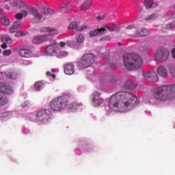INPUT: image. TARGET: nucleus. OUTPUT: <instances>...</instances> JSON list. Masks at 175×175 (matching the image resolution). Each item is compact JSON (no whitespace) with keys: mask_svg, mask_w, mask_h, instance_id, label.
<instances>
[{"mask_svg":"<svg viewBox=\"0 0 175 175\" xmlns=\"http://www.w3.org/2000/svg\"><path fill=\"white\" fill-rule=\"evenodd\" d=\"M96 18L98 21H102V20H105V15L98 16Z\"/></svg>","mask_w":175,"mask_h":175,"instance_id":"obj_47","label":"nucleus"},{"mask_svg":"<svg viewBox=\"0 0 175 175\" xmlns=\"http://www.w3.org/2000/svg\"><path fill=\"white\" fill-rule=\"evenodd\" d=\"M1 42L7 44H12L13 43V39L8 35L4 34L1 36Z\"/></svg>","mask_w":175,"mask_h":175,"instance_id":"obj_27","label":"nucleus"},{"mask_svg":"<svg viewBox=\"0 0 175 175\" xmlns=\"http://www.w3.org/2000/svg\"><path fill=\"white\" fill-rule=\"evenodd\" d=\"M61 12H68V7L66 6H61Z\"/></svg>","mask_w":175,"mask_h":175,"instance_id":"obj_45","label":"nucleus"},{"mask_svg":"<svg viewBox=\"0 0 175 175\" xmlns=\"http://www.w3.org/2000/svg\"><path fill=\"white\" fill-rule=\"evenodd\" d=\"M59 46H60V47H65V46H66V44L65 42H61L59 43Z\"/></svg>","mask_w":175,"mask_h":175,"instance_id":"obj_50","label":"nucleus"},{"mask_svg":"<svg viewBox=\"0 0 175 175\" xmlns=\"http://www.w3.org/2000/svg\"><path fill=\"white\" fill-rule=\"evenodd\" d=\"M51 72H53V73H54V72H55V69L53 68V69L51 70Z\"/></svg>","mask_w":175,"mask_h":175,"instance_id":"obj_58","label":"nucleus"},{"mask_svg":"<svg viewBox=\"0 0 175 175\" xmlns=\"http://www.w3.org/2000/svg\"><path fill=\"white\" fill-rule=\"evenodd\" d=\"M95 62V55L92 53L85 54L80 62L79 66L83 69H85V68H90L92 64Z\"/></svg>","mask_w":175,"mask_h":175,"instance_id":"obj_8","label":"nucleus"},{"mask_svg":"<svg viewBox=\"0 0 175 175\" xmlns=\"http://www.w3.org/2000/svg\"><path fill=\"white\" fill-rule=\"evenodd\" d=\"M12 6L22 9V13L25 17H27L28 14H31L32 17L30 19L31 23L33 24H39V23H43L46 20L47 14H53L54 10L51 8H43L41 10V12L39 10L35 7H28L25 3L21 0H14Z\"/></svg>","mask_w":175,"mask_h":175,"instance_id":"obj_2","label":"nucleus"},{"mask_svg":"<svg viewBox=\"0 0 175 175\" xmlns=\"http://www.w3.org/2000/svg\"><path fill=\"white\" fill-rule=\"evenodd\" d=\"M165 29L173 31L175 29V22L170 23L165 25Z\"/></svg>","mask_w":175,"mask_h":175,"instance_id":"obj_34","label":"nucleus"},{"mask_svg":"<svg viewBox=\"0 0 175 175\" xmlns=\"http://www.w3.org/2000/svg\"><path fill=\"white\" fill-rule=\"evenodd\" d=\"M33 43H34V44H40V43H43L42 36H36L33 39Z\"/></svg>","mask_w":175,"mask_h":175,"instance_id":"obj_32","label":"nucleus"},{"mask_svg":"<svg viewBox=\"0 0 175 175\" xmlns=\"http://www.w3.org/2000/svg\"><path fill=\"white\" fill-rule=\"evenodd\" d=\"M3 55H5V57H9V55H12V50L8 49V50H4L2 52Z\"/></svg>","mask_w":175,"mask_h":175,"instance_id":"obj_40","label":"nucleus"},{"mask_svg":"<svg viewBox=\"0 0 175 175\" xmlns=\"http://www.w3.org/2000/svg\"><path fill=\"white\" fill-rule=\"evenodd\" d=\"M0 31H1V29H0Z\"/></svg>","mask_w":175,"mask_h":175,"instance_id":"obj_62","label":"nucleus"},{"mask_svg":"<svg viewBox=\"0 0 175 175\" xmlns=\"http://www.w3.org/2000/svg\"><path fill=\"white\" fill-rule=\"evenodd\" d=\"M28 33L27 31H21L16 33V36H25Z\"/></svg>","mask_w":175,"mask_h":175,"instance_id":"obj_42","label":"nucleus"},{"mask_svg":"<svg viewBox=\"0 0 175 175\" xmlns=\"http://www.w3.org/2000/svg\"><path fill=\"white\" fill-rule=\"evenodd\" d=\"M46 76H51L52 79H55V75L52 74L50 71L46 72Z\"/></svg>","mask_w":175,"mask_h":175,"instance_id":"obj_44","label":"nucleus"},{"mask_svg":"<svg viewBox=\"0 0 175 175\" xmlns=\"http://www.w3.org/2000/svg\"><path fill=\"white\" fill-rule=\"evenodd\" d=\"M172 18H175V12H174V13L172 14Z\"/></svg>","mask_w":175,"mask_h":175,"instance_id":"obj_56","label":"nucleus"},{"mask_svg":"<svg viewBox=\"0 0 175 175\" xmlns=\"http://www.w3.org/2000/svg\"><path fill=\"white\" fill-rule=\"evenodd\" d=\"M94 79L101 88H107V87H111L116 84V80L111 76H102Z\"/></svg>","mask_w":175,"mask_h":175,"instance_id":"obj_7","label":"nucleus"},{"mask_svg":"<svg viewBox=\"0 0 175 175\" xmlns=\"http://www.w3.org/2000/svg\"><path fill=\"white\" fill-rule=\"evenodd\" d=\"M152 96L160 102H166L175 98V85L157 88L152 92Z\"/></svg>","mask_w":175,"mask_h":175,"instance_id":"obj_3","label":"nucleus"},{"mask_svg":"<svg viewBox=\"0 0 175 175\" xmlns=\"http://www.w3.org/2000/svg\"><path fill=\"white\" fill-rule=\"evenodd\" d=\"M71 44H72V42L70 41L66 42V46H67V47H70Z\"/></svg>","mask_w":175,"mask_h":175,"instance_id":"obj_51","label":"nucleus"},{"mask_svg":"<svg viewBox=\"0 0 175 175\" xmlns=\"http://www.w3.org/2000/svg\"><path fill=\"white\" fill-rule=\"evenodd\" d=\"M145 6L146 9H152V8H157L158 3L154 2V0H145Z\"/></svg>","mask_w":175,"mask_h":175,"instance_id":"obj_24","label":"nucleus"},{"mask_svg":"<svg viewBox=\"0 0 175 175\" xmlns=\"http://www.w3.org/2000/svg\"><path fill=\"white\" fill-rule=\"evenodd\" d=\"M1 75H2V73H3V72H1Z\"/></svg>","mask_w":175,"mask_h":175,"instance_id":"obj_61","label":"nucleus"},{"mask_svg":"<svg viewBox=\"0 0 175 175\" xmlns=\"http://www.w3.org/2000/svg\"><path fill=\"white\" fill-rule=\"evenodd\" d=\"M87 28H88V26L85 25H83L81 27L79 26L78 25L77 31H79V32H81L82 31H85V29H87Z\"/></svg>","mask_w":175,"mask_h":175,"instance_id":"obj_41","label":"nucleus"},{"mask_svg":"<svg viewBox=\"0 0 175 175\" xmlns=\"http://www.w3.org/2000/svg\"><path fill=\"white\" fill-rule=\"evenodd\" d=\"M3 13H5V10H3V9H0V16H1V14H3Z\"/></svg>","mask_w":175,"mask_h":175,"instance_id":"obj_54","label":"nucleus"},{"mask_svg":"<svg viewBox=\"0 0 175 175\" xmlns=\"http://www.w3.org/2000/svg\"><path fill=\"white\" fill-rule=\"evenodd\" d=\"M76 39L78 43H83L84 42V36L81 33L77 34Z\"/></svg>","mask_w":175,"mask_h":175,"instance_id":"obj_36","label":"nucleus"},{"mask_svg":"<svg viewBox=\"0 0 175 175\" xmlns=\"http://www.w3.org/2000/svg\"><path fill=\"white\" fill-rule=\"evenodd\" d=\"M143 76L146 80H148V81H150V83H157V81L159 80L158 75L154 70L144 72Z\"/></svg>","mask_w":175,"mask_h":175,"instance_id":"obj_12","label":"nucleus"},{"mask_svg":"<svg viewBox=\"0 0 175 175\" xmlns=\"http://www.w3.org/2000/svg\"><path fill=\"white\" fill-rule=\"evenodd\" d=\"M64 73L66 75H73L75 73V66L72 63H68L65 65Z\"/></svg>","mask_w":175,"mask_h":175,"instance_id":"obj_18","label":"nucleus"},{"mask_svg":"<svg viewBox=\"0 0 175 175\" xmlns=\"http://www.w3.org/2000/svg\"><path fill=\"white\" fill-rule=\"evenodd\" d=\"M91 7V0H88L83 3L81 7V10H88Z\"/></svg>","mask_w":175,"mask_h":175,"instance_id":"obj_29","label":"nucleus"},{"mask_svg":"<svg viewBox=\"0 0 175 175\" xmlns=\"http://www.w3.org/2000/svg\"><path fill=\"white\" fill-rule=\"evenodd\" d=\"M0 23L3 27H9L10 25V19L8 16H3L0 17Z\"/></svg>","mask_w":175,"mask_h":175,"instance_id":"obj_25","label":"nucleus"},{"mask_svg":"<svg viewBox=\"0 0 175 175\" xmlns=\"http://www.w3.org/2000/svg\"><path fill=\"white\" fill-rule=\"evenodd\" d=\"M105 31L106 29L101 27V29H96L91 30L90 31V35L91 38H94V36H97V35H100V33H105Z\"/></svg>","mask_w":175,"mask_h":175,"instance_id":"obj_20","label":"nucleus"},{"mask_svg":"<svg viewBox=\"0 0 175 175\" xmlns=\"http://www.w3.org/2000/svg\"><path fill=\"white\" fill-rule=\"evenodd\" d=\"M79 27V23L76 22H71L69 25V29H77Z\"/></svg>","mask_w":175,"mask_h":175,"instance_id":"obj_35","label":"nucleus"},{"mask_svg":"<svg viewBox=\"0 0 175 175\" xmlns=\"http://www.w3.org/2000/svg\"><path fill=\"white\" fill-rule=\"evenodd\" d=\"M8 44L7 43H4L3 44L1 45V49H7L8 48Z\"/></svg>","mask_w":175,"mask_h":175,"instance_id":"obj_52","label":"nucleus"},{"mask_svg":"<svg viewBox=\"0 0 175 175\" xmlns=\"http://www.w3.org/2000/svg\"><path fill=\"white\" fill-rule=\"evenodd\" d=\"M21 27H23V21H16L9 27L8 31L10 33H16L17 31L21 29Z\"/></svg>","mask_w":175,"mask_h":175,"instance_id":"obj_15","label":"nucleus"},{"mask_svg":"<svg viewBox=\"0 0 175 175\" xmlns=\"http://www.w3.org/2000/svg\"><path fill=\"white\" fill-rule=\"evenodd\" d=\"M1 51H2V50H1V49H0V54H1Z\"/></svg>","mask_w":175,"mask_h":175,"instance_id":"obj_60","label":"nucleus"},{"mask_svg":"<svg viewBox=\"0 0 175 175\" xmlns=\"http://www.w3.org/2000/svg\"><path fill=\"white\" fill-rule=\"evenodd\" d=\"M150 103L151 105H155V103H155V101H154V99L150 98Z\"/></svg>","mask_w":175,"mask_h":175,"instance_id":"obj_53","label":"nucleus"},{"mask_svg":"<svg viewBox=\"0 0 175 175\" xmlns=\"http://www.w3.org/2000/svg\"><path fill=\"white\" fill-rule=\"evenodd\" d=\"M100 40H106V37L101 38Z\"/></svg>","mask_w":175,"mask_h":175,"instance_id":"obj_57","label":"nucleus"},{"mask_svg":"<svg viewBox=\"0 0 175 175\" xmlns=\"http://www.w3.org/2000/svg\"><path fill=\"white\" fill-rule=\"evenodd\" d=\"M170 56V53H169V51L166 48L161 47L156 51L154 54V59L155 61L164 62L165 61H167L169 59Z\"/></svg>","mask_w":175,"mask_h":175,"instance_id":"obj_9","label":"nucleus"},{"mask_svg":"<svg viewBox=\"0 0 175 175\" xmlns=\"http://www.w3.org/2000/svg\"><path fill=\"white\" fill-rule=\"evenodd\" d=\"M44 85V84L42 81H38L34 84V88L36 91H40V90H43Z\"/></svg>","mask_w":175,"mask_h":175,"instance_id":"obj_31","label":"nucleus"},{"mask_svg":"<svg viewBox=\"0 0 175 175\" xmlns=\"http://www.w3.org/2000/svg\"><path fill=\"white\" fill-rule=\"evenodd\" d=\"M51 116L52 113L50 109H39L36 112L29 114V118H30V120L36 118V121H37V122L42 124V125H46L50 122Z\"/></svg>","mask_w":175,"mask_h":175,"instance_id":"obj_5","label":"nucleus"},{"mask_svg":"<svg viewBox=\"0 0 175 175\" xmlns=\"http://www.w3.org/2000/svg\"><path fill=\"white\" fill-rule=\"evenodd\" d=\"M172 58H174V59H175V48H174L172 50Z\"/></svg>","mask_w":175,"mask_h":175,"instance_id":"obj_49","label":"nucleus"},{"mask_svg":"<svg viewBox=\"0 0 175 175\" xmlns=\"http://www.w3.org/2000/svg\"><path fill=\"white\" fill-rule=\"evenodd\" d=\"M41 32H47V34L41 36L42 39V42H46V40H50V39H53V36L58 35L59 32L56 29L53 27H43L41 29Z\"/></svg>","mask_w":175,"mask_h":175,"instance_id":"obj_10","label":"nucleus"},{"mask_svg":"<svg viewBox=\"0 0 175 175\" xmlns=\"http://www.w3.org/2000/svg\"><path fill=\"white\" fill-rule=\"evenodd\" d=\"M24 65H31L32 62L31 60H25L23 62Z\"/></svg>","mask_w":175,"mask_h":175,"instance_id":"obj_46","label":"nucleus"},{"mask_svg":"<svg viewBox=\"0 0 175 175\" xmlns=\"http://www.w3.org/2000/svg\"><path fill=\"white\" fill-rule=\"evenodd\" d=\"M30 106H31V103H29V101H25L22 104L23 109H27V107H29Z\"/></svg>","mask_w":175,"mask_h":175,"instance_id":"obj_43","label":"nucleus"},{"mask_svg":"<svg viewBox=\"0 0 175 175\" xmlns=\"http://www.w3.org/2000/svg\"><path fill=\"white\" fill-rule=\"evenodd\" d=\"M5 75L8 79H11V80H16L18 78V76H20L18 72L13 69L7 70Z\"/></svg>","mask_w":175,"mask_h":175,"instance_id":"obj_17","label":"nucleus"},{"mask_svg":"<svg viewBox=\"0 0 175 175\" xmlns=\"http://www.w3.org/2000/svg\"><path fill=\"white\" fill-rule=\"evenodd\" d=\"M50 106L53 111H61L68 106V98L65 96L55 98L51 101Z\"/></svg>","mask_w":175,"mask_h":175,"instance_id":"obj_6","label":"nucleus"},{"mask_svg":"<svg viewBox=\"0 0 175 175\" xmlns=\"http://www.w3.org/2000/svg\"><path fill=\"white\" fill-rule=\"evenodd\" d=\"M118 46H122V44H121L120 42H118Z\"/></svg>","mask_w":175,"mask_h":175,"instance_id":"obj_59","label":"nucleus"},{"mask_svg":"<svg viewBox=\"0 0 175 175\" xmlns=\"http://www.w3.org/2000/svg\"><path fill=\"white\" fill-rule=\"evenodd\" d=\"M122 57L124 65L128 70H136L143 66V59L137 53H126Z\"/></svg>","mask_w":175,"mask_h":175,"instance_id":"obj_4","label":"nucleus"},{"mask_svg":"<svg viewBox=\"0 0 175 175\" xmlns=\"http://www.w3.org/2000/svg\"><path fill=\"white\" fill-rule=\"evenodd\" d=\"M14 90L13 87L5 82H0V92L5 94L6 95H10L13 94Z\"/></svg>","mask_w":175,"mask_h":175,"instance_id":"obj_13","label":"nucleus"},{"mask_svg":"<svg viewBox=\"0 0 175 175\" xmlns=\"http://www.w3.org/2000/svg\"><path fill=\"white\" fill-rule=\"evenodd\" d=\"M136 87V83L133 82V81L131 79H128L124 83V88H126V90H135Z\"/></svg>","mask_w":175,"mask_h":175,"instance_id":"obj_21","label":"nucleus"},{"mask_svg":"<svg viewBox=\"0 0 175 175\" xmlns=\"http://www.w3.org/2000/svg\"><path fill=\"white\" fill-rule=\"evenodd\" d=\"M81 107H83V104L77 103H70L68 105V109L71 110V111H75V110H77L79 109H81Z\"/></svg>","mask_w":175,"mask_h":175,"instance_id":"obj_23","label":"nucleus"},{"mask_svg":"<svg viewBox=\"0 0 175 175\" xmlns=\"http://www.w3.org/2000/svg\"><path fill=\"white\" fill-rule=\"evenodd\" d=\"M170 73L173 77H175V64H172L169 68Z\"/></svg>","mask_w":175,"mask_h":175,"instance_id":"obj_37","label":"nucleus"},{"mask_svg":"<svg viewBox=\"0 0 175 175\" xmlns=\"http://www.w3.org/2000/svg\"><path fill=\"white\" fill-rule=\"evenodd\" d=\"M19 55L21 57H23L25 58H29L31 57H40V55H33L32 51L29 49H21L19 50Z\"/></svg>","mask_w":175,"mask_h":175,"instance_id":"obj_16","label":"nucleus"},{"mask_svg":"<svg viewBox=\"0 0 175 175\" xmlns=\"http://www.w3.org/2000/svg\"><path fill=\"white\" fill-rule=\"evenodd\" d=\"M58 43L53 41L51 44L46 46L45 49V53L47 55H55L58 51Z\"/></svg>","mask_w":175,"mask_h":175,"instance_id":"obj_11","label":"nucleus"},{"mask_svg":"<svg viewBox=\"0 0 175 175\" xmlns=\"http://www.w3.org/2000/svg\"><path fill=\"white\" fill-rule=\"evenodd\" d=\"M148 35H150V31L148 29L139 27L137 29L135 36L139 38V36H147Z\"/></svg>","mask_w":175,"mask_h":175,"instance_id":"obj_19","label":"nucleus"},{"mask_svg":"<svg viewBox=\"0 0 175 175\" xmlns=\"http://www.w3.org/2000/svg\"><path fill=\"white\" fill-rule=\"evenodd\" d=\"M14 116L13 111H5L0 113V120H5V118H12Z\"/></svg>","mask_w":175,"mask_h":175,"instance_id":"obj_26","label":"nucleus"},{"mask_svg":"<svg viewBox=\"0 0 175 175\" xmlns=\"http://www.w3.org/2000/svg\"><path fill=\"white\" fill-rule=\"evenodd\" d=\"M103 28H105V33H106L107 32L106 29H108L109 32H116V31H117V29L116 27H110L107 25H105Z\"/></svg>","mask_w":175,"mask_h":175,"instance_id":"obj_38","label":"nucleus"},{"mask_svg":"<svg viewBox=\"0 0 175 175\" xmlns=\"http://www.w3.org/2000/svg\"><path fill=\"white\" fill-rule=\"evenodd\" d=\"M137 103L136 96L129 92L120 91L111 96L109 106H106L105 109L107 110L110 107L113 111L126 113L133 110L137 106Z\"/></svg>","mask_w":175,"mask_h":175,"instance_id":"obj_1","label":"nucleus"},{"mask_svg":"<svg viewBox=\"0 0 175 175\" xmlns=\"http://www.w3.org/2000/svg\"><path fill=\"white\" fill-rule=\"evenodd\" d=\"M5 9L6 10H9L10 9V8H9V6H5Z\"/></svg>","mask_w":175,"mask_h":175,"instance_id":"obj_55","label":"nucleus"},{"mask_svg":"<svg viewBox=\"0 0 175 175\" xmlns=\"http://www.w3.org/2000/svg\"><path fill=\"white\" fill-rule=\"evenodd\" d=\"M157 73L161 77H167V69L163 66H160L157 68Z\"/></svg>","mask_w":175,"mask_h":175,"instance_id":"obj_22","label":"nucleus"},{"mask_svg":"<svg viewBox=\"0 0 175 175\" xmlns=\"http://www.w3.org/2000/svg\"><path fill=\"white\" fill-rule=\"evenodd\" d=\"M103 103V98L100 97V93L96 91L93 94V105L98 107Z\"/></svg>","mask_w":175,"mask_h":175,"instance_id":"obj_14","label":"nucleus"},{"mask_svg":"<svg viewBox=\"0 0 175 175\" xmlns=\"http://www.w3.org/2000/svg\"><path fill=\"white\" fill-rule=\"evenodd\" d=\"M12 3H13V1L11 3V6H12V8L15 9V10H17V9H20L17 7L13 6ZM21 9H22L21 12H19L15 15V18H16V20H23V17L25 16L24 14L23 13V8H21Z\"/></svg>","mask_w":175,"mask_h":175,"instance_id":"obj_28","label":"nucleus"},{"mask_svg":"<svg viewBox=\"0 0 175 175\" xmlns=\"http://www.w3.org/2000/svg\"><path fill=\"white\" fill-rule=\"evenodd\" d=\"M69 53H68V51H59L58 53H57V57L59 58H61L62 57H67V55H68Z\"/></svg>","mask_w":175,"mask_h":175,"instance_id":"obj_39","label":"nucleus"},{"mask_svg":"<svg viewBox=\"0 0 175 175\" xmlns=\"http://www.w3.org/2000/svg\"><path fill=\"white\" fill-rule=\"evenodd\" d=\"M159 17V14L158 12H155L154 14H152L149 15L148 17L145 18L147 21H152V20H157Z\"/></svg>","mask_w":175,"mask_h":175,"instance_id":"obj_30","label":"nucleus"},{"mask_svg":"<svg viewBox=\"0 0 175 175\" xmlns=\"http://www.w3.org/2000/svg\"><path fill=\"white\" fill-rule=\"evenodd\" d=\"M8 103V98L4 95L0 94V106H5Z\"/></svg>","mask_w":175,"mask_h":175,"instance_id":"obj_33","label":"nucleus"},{"mask_svg":"<svg viewBox=\"0 0 175 175\" xmlns=\"http://www.w3.org/2000/svg\"><path fill=\"white\" fill-rule=\"evenodd\" d=\"M126 29H133L135 28V25H130L129 26H127Z\"/></svg>","mask_w":175,"mask_h":175,"instance_id":"obj_48","label":"nucleus"}]
</instances>
